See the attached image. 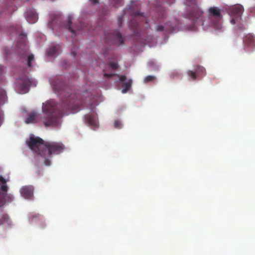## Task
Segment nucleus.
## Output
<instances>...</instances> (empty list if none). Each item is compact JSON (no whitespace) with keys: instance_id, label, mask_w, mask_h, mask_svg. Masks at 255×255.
Wrapping results in <instances>:
<instances>
[{"instance_id":"f257e3e1","label":"nucleus","mask_w":255,"mask_h":255,"mask_svg":"<svg viewBox=\"0 0 255 255\" xmlns=\"http://www.w3.org/2000/svg\"><path fill=\"white\" fill-rule=\"evenodd\" d=\"M82 101L77 99L75 95H68L62 101V108L59 112H57L53 102L49 101L43 104L42 111L46 115V118L43 124L46 127L51 126L56 127L58 124L59 116L69 113H75L81 109Z\"/></svg>"},{"instance_id":"f03ea898","label":"nucleus","mask_w":255,"mask_h":255,"mask_svg":"<svg viewBox=\"0 0 255 255\" xmlns=\"http://www.w3.org/2000/svg\"><path fill=\"white\" fill-rule=\"evenodd\" d=\"M28 147L37 154L41 155L45 158L44 164L46 166H50L51 164V161L50 159L46 158V150H41V148H45V142L39 137L31 136L29 140L26 141Z\"/></svg>"},{"instance_id":"7ed1b4c3","label":"nucleus","mask_w":255,"mask_h":255,"mask_svg":"<svg viewBox=\"0 0 255 255\" xmlns=\"http://www.w3.org/2000/svg\"><path fill=\"white\" fill-rule=\"evenodd\" d=\"M8 180L0 175V207L3 206L6 202L10 203L14 200V196L11 194H7L8 186L6 184Z\"/></svg>"},{"instance_id":"20e7f679","label":"nucleus","mask_w":255,"mask_h":255,"mask_svg":"<svg viewBox=\"0 0 255 255\" xmlns=\"http://www.w3.org/2000/svg\"><path fill=\"white\" fill-rule=\"evenodd\" d=\"M193 6L188 12V16L189 18L192 20L194 24H203V12L199 8L196 2L194 0L193 2Z\"/></svg>"},{"instance_id":"39448f33","label":"nucleus","mask_w":255,"mask_h":255,"mask_svg":"<svg viewBox=\"0 0 255 255\" xmlns=\"http://www.w3.org/2000/svg\"><path fill=\"white\" fill-rule=\"evenodd\" d=\"M45 150L47 151V155L51 157L52 155L59 154L62 153L64 149V145L59 142H45Z\"/></svg>"},{"instance_id":"423d86ee","label":"nucleus","mask_w":255,"mask_h":255,"mask_svg":"<svg viewBox=\"0 0 255 255\" xmlns=\"http://www.w3.org/2000/svg\"><path fill=\"white\" fill-rule=\"evenodd\" d=\"M244 10L243 6L239 4L232 5L228 8V12L232 17L231 20L232 24H235L241 20Z\"/></svg>"},{"instance_id":"0eeeda50","label":"nucleus","mask_w":255,"mask_h":255,"mask_svg":"<svg viewBox=\"0 0 255 255\" xmlns=\"http://www.w3.org/2000/svg\"><path fill=\"white\" fill-rule=\"evenodd\" d=\"M106 39L108 43L118 46L123 44L124 41L123 36L118 30H113L106 34Z\"/></svg>"},{"instance_id":"6e6552de","label":"nucleus","mask_w":255,"mask_h":255,"mask_svg":"<svg viewBox=\"0 0 255 255\" xmlns=\"http://www.w3.org/2000/svg\"><path fill=\"white\" fill-rule=\"evenodd\" d=\"M128 11H129L131 15L134 16L133 18L130 21L129 26L133 29L134 32L136 33V31H137L140 27L139 24L136 21L137 18L138 17L140 16L144 18V16L143 13H141L138 10H135L131 8H129Z\"/></svg>"},{"instance_id":"1a4fd4ad","label":"nucleus","mask_w":255,"mask_h":255,"mask_svg":"<svg viewBox=\"0 0 255 255\" xmlns=\"http://www.w3.org/2000/svg\"><path fill=\"white\" fill-rule=\"evenodd\" d=\"M34 188L31 185L23 186L20 190L21 195L26 199H30L33 196Z\"/></svg>"},{"instance_id":"9d476101","label":"nucleus","mask_w":255,"mask_h":255,"mask_svg":"<svg viewBox=\"0 0 255 255\" xmlns=\"http://www.w3.org/2000/svg\"><path fill=\"white\" fill-rule=\"evenodd\" d=\"M205 69L202 66H198L195 71L189 70L188 71V75L193 80H195L199 77H203L205 75Z\"/></svg>"},{"instance_id":"9b49d317","label":"nucleus","mask_w":255,"mask_h":255,"mask_svg":"<svg viewBox=\"0 0 255 255\" xmlns=\"http://www.w3.org/2000/svg\"><path fill=\"white\" fill-rule=\"evenodd\" d=\"M32 84L31 80L28 78H24L18 81V88L22 93H26L28 91L29 87Z\"/></svg>"},{"instance_id":"f8f14e48","label":"nucleus","mask_w":255,"mask_h":255,"mask_svg":"<svg viewBox=\"0 0 255 255\" xmlns=\"http://www.w3.org/2000/svg\"><path fill=\"white\" fill-rule=\"evenodd\" d=\"M243 42L246 49L252 50L255 47V38L251 34H247L244 38Z\"/></svg>"},{"instance_id":"ddd939ff","label":"nucleus","mask_w":255,"mask_h":255,"mask_svg":"<svg viewBox=\"0 0 255 255\" xmlns=\"http://www.w3.org/2000/svg\"><path fill=\"white\" fill-rule=\"evenodd\" d=\"M85 123L88 126L97 128L98 127L97 120L95 115L91 114H86L84 116Z\"/></svg>"},{"instance_id":"4468645a","label":"nucleus","mask_w":255,"mask_h":255,"mask_svg":"<svg viewBox=\"0 0 255 255\" xmlns=\"http://www.w3.org/2000/svg\"><path fill=\"white\" fill-rule=\"evenodd\" d=\"M0 225L10 227L12 225V221L7 214H2L0 216Z\"/></svg>"},{"instance_id":"2eb2a0df","label":"nucleus","mask_w":255,"mask_h":255,"mask_svg":"<svg viewBox=\"0 0 255 255\" xmlns=\"http://www.w3.org/2000/svg\"><path fill=\"white\" fill-rule=\"evenodd\" d=\"M209 15L210 16H213L218 18H221L222 17L221 10L216 6H213L209 8Z\"/></svg>"},{"instance_id":"dca6fc26","label":"nucleus","mask_w":255,"mask_h":255,"mask_svg":"<svg viewBox=\"0 0 255 255\" xmlns=\"http://www.w3.org/2000/svg\"><path fill=\"white\" fill-rule=\"evenodd\" d=\"M26 20L30 23H35L38 19L37 14L33 11H29L26 13Z\"/></svg>"},{"instance_id":"f3484780","label":"nucleus","mask_w":255,"mask_h":255,"mask_svg":"<svg viewBox=\"0 0 255 255\" xmlns=\"http://www.w3.org/2000/svg\"><path fill=\"white\" fill-rule=\"evenodd\" d=\"M60 46L59 44L51 46L47 51V55L49 56L57 55L59 53Z\"/></svg>"},{"instance_id":"a211bd4d","label":"nucleus","mask_w":255,"mask_h":255,"mask_svg":"<svg viewBox=\"0 0 255 255\" xmlns=\"http://www.w3.org/2000/svg\"><path fill=\"white\" fill-rule=\"evenodd\" d=\"M36 115V113L34 112L30 113L25 119V123L27 124L36 123L37 122Z\"/></svg>"},{"instance_id":"6ab92c4d","label":"nucleus","mask_w":255,"mask_h":255,"mask_svg":"<svg viewBox=\"0 0 255 255\" xmlns=\"http://www.w3.org/2000/svg\"><path fill=\"white\" fill-rule=\"evenodd\" d=\"M51 84L53 85V88L55 90L58 91V93L59 92L60 94H63V91L65 90L63 84H59L57 81L54 82V83L51 82Z\"/></svg>"},{"instance_id":"aec40b11","label":"nucleus","mask_w":255,"mask_h":255,"mask_svg":"<svg viewBox=\"0 0 255 255\" xmlns=\"http://www.w3.org/2000/svg\"><path fill=\"white\" fill-rule=\"evenodd\" d=\"M132 83V80H128L127 82L124 83L123 87L124 88L122 90V92L123 94H125L128 92L130 89L131 87V84Z\"/></svg>"},{"instance_id":"412c9836","label":"nucleus","mask_w":255,"mask_h":255,"mask_svg":"<svg viewBox=\"0 0 255 255\" xmlns=\"http://www.w3.org/2000/svg\"><path fill=\"white\" fill-rule=\"evenodd\" d=\"M115 76H118L119 77V80L121 82H124L127 79V77L125 75L119 76V75L113 73V74H107L104 73V76L108 79H111L112 77Z\"/></svg>"},{"instance_id":"4be33fe9","label":"nucleus","mask_w":255,"mask_h":255,"mask_svg":"<svg viewBox=\"0 0 255 255\" xmlns=\"http://www.w3.org/2000/svg\"><path fill=\"white\" fill-rule=\"evenodd\" d=\"M156 78L154 76L148 75L145 77L143 79V82L144 83H147L150 82H152L156 80Z\"/></svg>"},{"instance_id":"5701e85b","label":"nucleus","mask_w":255,"mask_h":255,"mask_svg":"<svg viewBox=\"0 0 255 255\" xmlns=\"http://www.w3.org/2000/svg\"><path fill=\"white\" fill-rule=\"evenodd\" d=\"M72 16H68V29L70 31H71L72 33H75V31L74 29H73V28H72L71 27V23H72Z\"/></svg>"},{"instance_id":"b1692460","label":"nucleus","mask_w":255,"mask_h":255,"mask_svg":"<svg viewBox=\"0 0 255 255\" xmlns=\"http://www.w3.org/2000/svg\"><path fill=\"white\" fill-rule=\"evenodd\" d=\"M34 60V56L33 54H30L28 56L26 61H27V65L28 67H31V61Z\"/></svg>"},{"instance_id":"393cba45","label":"nucleus","mask_w":255,"mask_h":255,"mask_svg":"<svg viewBox=\"0 0 255 255\" xmlns=\"http://www.w3.org/2000/svg\"><path fill=\"white\" fill-rule=\"evenodd\" d=\"M111 2L116 6L122 5L123 3V0H110Z\"/></svg>"},{"instance_id":"a878e982","label":"nucleus","mask_w":255,"mask_h":255,"mask_svg":"<svg viewBox=\"0 0 255 255\" xmlns=\"http://www.w3.org/2000/svg\"><path fill=\"white\" fill-rule=\"evenodd\" d=\"M109 67L113 70H116L118 68V65L115 62H110L108 63Z\"/></svg>"},{"instance_id":"bb28decb","label":"nucleus","mask_w":255,"mask_h":255,"mask_svg":"<svg viewBox=\"0 0 255 255\" xmlns=\"http://www.w3.org/2000/svg\"><path fill=\"white\" fill-rule=\"evenodd\" d=\"M114 127L117 128H122V124L119 121H115L114 122Z\"/></svg>"},{"instance_id":"cd10ccee","label":"nucleus","mask_w":255,"mask_h":255,"mask_svg":"<svg viewBox=\"0 0 255 255\" xmlns=\"http://www.w3.org/2000/svg\"><path fill=\"white\" fill-rule=\"evenodd\" d=\"M19 36L20 38L21 39L22 42H23V43L25 44V39L26 37V35L24 33H21Z\"/></svg>"},{"instance_id":"c85d7f7f","label":"nucleus","mask_w":255,"mask_h":255,"mask_svg":"<svg viewBox=\"0 0 255 255\" xmlns=\"http://www.w3.org/2000/svg\"><path fill=\"white\" fill-rule=\"evenodd\" d=\"M123 17H124V15H121L118 17V21L119 25L120 26H121V25H122V23L123 21Z\"/></svg>"},{"instance_id":"c756f323","label":"nucleus","mask_w":255,"mask_h":255,"mask_svg":"<svg viewBox=\"0 0 255 255\" xmlns=\"http://www.w3.org/2000/svg\"><path fill=\"white\" fill-rule=\"evenodd\" d=\"M156 30L157 31H163L164 30V26L162 25H158L156 27Z\"/></svg>"},{"instance_id":"7c9ffc66","label":"nucleus","mask_w":255,"mask_h":255,"mask_svg":"<svg viewBox=\"0 0 255 255\" xmlns=\"http://www.w3.org/2000/svg\"><path fill=\"white\" fill-rule=\"evenodd\" d=\"M4 72V67L2 65H0V75H1Z\"/></svg>"},{"instance_id":"2f4dec72","label":"nucleus","mask_w":255,"mask_h":255,"mask_svg":"<svg viewBox=\"0 0 255 255\" xmlns=\"http://www.w3.org/2000/svg\"><path fill=\"white\" fill-rule=\"evenodd\" d=\"M90 1L93 4H97L99 3L98 0H90Z\"/></svg>"},{"instance_id":"473e14b6","label":"nucleus","mask_w":255,"mask_h":255,"mask_svg":"<svg viewBox=\"0 0 255 255\" xmlns=\"http://www.w3.org/2000/svg\"><path fill=\"white\" fill-rule=\"evenodd\" d=\"M213 25L215 26V27H216L217 28H219L220 25L218 23L217 24H213Z\"/></svg>"},{"instance_id":"72a5a7b5","label":"nucleus","mask_w":255,"mask_h":255,"mask_svg":"<svg viewBox=\"0 0 255 255\" xmlns=\"http://www.w3.org/2000/svg\"><path fill=\"white\" fill-rule=\"evenodd\" d=\"M239 28L241 29V30H242L245 29V27L244 26H241L239 27Z\"/></svg>"},{"instance_id":"f704fd0d","label":"nucleus","mask_w":255,"mask_h":255,"mask_svg":"<svg viewBox=\"0 0 255 255\" xmlns=\"http://www.w3.org/2000/svg\"><path fill=\"white\" fill-rule=\"evenodd\" d=\"M72 54H73V56L74 57H75L76 56V52H74V51H72Z\"/></svg>"},{"instance_id":"c9c22d12","label":"nucleus","mask_w":255,"mask_h":255,"mask_svg":"<svg viewBox=\"0 0 255 255\" xmlns=\"http://www.w3.org/2000/svg\"><path fill=\"white\" fill-rule=\"evenodd\" d=\"M127 12L126 11H125V14H126Z\"/></svg>"},{"instance_id":"e433bc0d","label":"nucleus","mask_w":255,"mask_h":255,"mask_svg":"<svg viewBox=\"0 0 255 255\" xmlns=\"http://www.w3.org/2000/svg\"><path fill=\"white\" fill-rule=\"evenodd\" d=\"M38 175H40V173L39 172L38 173Z\"/></svg>"}]
</instances>
